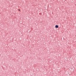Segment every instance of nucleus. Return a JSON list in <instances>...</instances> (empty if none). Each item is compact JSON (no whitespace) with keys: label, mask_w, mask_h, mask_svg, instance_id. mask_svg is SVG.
<instances>
[{"label":"nucleus","mask_w":76,"mask_h":76,"mask_svg":"<svg viewBox=\"0 0 76 76\" xmlns=\"http://www.w3.org/2000/svg\"><path fill=\"white\" fill-rule=\"evenodd\" d=\"M55 27L56 28H58V25H56V26H55Z\"/></svg>","instance_id":"obj_1"},{"label":"nucleus","mask_w":76,"mask_h":76,"mask_svg":"<svg viewBox=\"0 0 76 76\" xmlns=\"http://www.w3.org/2000/svg\"><path fill=\"white\" fill-rule=\"evenodd\" d=\"M19 10V11H20V10Z\"/></svg>","instance_id":"obj_2"}]
</instances>
